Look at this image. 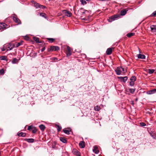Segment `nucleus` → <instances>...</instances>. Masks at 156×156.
Returning a JSON list of instances; mask_svg holds the SVG:
<instances>
[{
	"label": "nucleus",
	"instance_id": "33",
	"mask_svg": "<svg viewBox=\"0 0 156 156\" xmlns=\"http://www.w3.org/2000/svg\"><path fill=\"white\" fill-rule=\"evenodd\" d=\"M32 131L33 133H35L37 132V130L35 127H33L32 129Z\"/></svg>",
	"mask_w": 156,
	"mask_h": 156
},
{
	"label": "nucleus",
	"instance_id": "34",
	"mask_svg": "<svg viewBox=\"0 0 156 156\" xmlns=\"http://www.w3.org/2000/svg\"><path fill=\"white\" fill-rule=\"evenodd\" d=\"M34 40L37 43H40L39 39L37 37H34Z\"/></svg>",
	"mask_w": 156,
	"mask_h": 156
},
{
	"label": "nucleus",
	"instance_id": "16",
	"mask_svg": "<svg viewBox=\"0 0 156 156\" xmlns=\"http://www.w3.org/2000/svg\"><path fill=\"white\" fill-rule=\"evenodd\" d=\"M24 140L27 141L29 143H33L34 142V139L32 138H30V139H27V138H25L24 139Z\"/></svg>",
	"mask_w": 156,
	"mask_h": 156
},
{
	"label": "nucleus",
	"instance_id": "51",
	"mask_svg": "<svg viewBox=\"0 0 156 156\" xmlns=\"http://www.w3.org/2000/svg\"><path fill=\"white\" fill-rule=\"evenodd\" d=\"M83 19V20H85V19H84V18H83V19Z\"/></svg>",
	"mask_w": 156,
	"mask_h": 156
},
{
	"label": "nucleus",
	"instance_id": "50",
	"mask_svg": "<svg viewBox=\"0 0 156 156\" xmlns=\"http://www.w3.org/2000/svg\"><path fill=\"white\" fill-rule=\"evenodd\" d=\"M83 13H85V12H83Z\"/></svg>",
	"mask_w": 156,
	"mask_h": 156
},
{
	"label": "nucleus",
	"instance_id": "17",
	"mask_svg": "<svg viewBox=\"0 0 156 156\" xmlns=\"http://www.w3.org/2000/svg\"><path fill=\"white\" fill-rule=\"evenodd\" d=\"M137 57L139 58H141L142 59H145V56L143 54H139L137 55Z\"/></svg>",
	"mask_w": 156,
	"mask_h": 156
},
{
	"label": "nucleus",
	"instance_id": "37",
	"mask_svg": "<svg viewBox=\"0 0 156 156\" xmlns=\"http://www.w3.org/2000/svg\"><path fill=\"white\" fill-rule=\"evenodd\" d=\"M7 57L5 56H3L1 57V59L2 60H6Z\"/></svg>",
	"mask_w": 156,
	"mask_h": 156
},
{
	"label": "nucleus",
	"instance_id": "6",
	"mask_svg": "<svg viewBox=\"0 0 156 156\" xmlns=\"http://www.w3.org/2000/svg\"><path fill=\"white\" fill-rule=\"evenodd\" d=\"M7 25L3 23H0V29L4 30L7 28Z\"/></svg>",
	"mask_w": 156,
	"mask_h": 156
},
{
	"label": "nucleus",
	"instance_id": "40",
	"mask_svg": "<svg viewBox=\"0 0 156 156\" xmlns=\"http://www.w3.org/2000/svg\"><path fill=\"white\" fill-rule=\"evenodd\" d=\"M140 125L141 126H146V124L143 122H141L140 123Z\"/></svg>",
	"mask_w": 156,
	"mask_h": 156
},
{
	"label": "nucleus",
	"instance_id": "30",
	"mask_svg": "<svg viewBox=\"0 0 156 156\" xmlns=\"http://www.w3.org/2000/svg\"><path fill=\"white\" fill-rule=\"evenodd\" d=\"M156 16V11L153 12L149 16V17H154Z\"/></svg>",
	"mask_w": 156,
	"mask_h": 156
},
{
	"label": "nucleus",
	"instance_id": "12",
	"mask_svg": "<svg viewBox=\"0 0 156 156\" xmlns=\"http://www.w3.org/2000/svg\"><path fill=\"white\" fill-rule=\"evenodd\" d=\"M32 2L34 4L35 7L37 8H43L44 7L43 5H39V4L36 2L34 1H33Z\"/></svg>",
	"mask_w": 156,
	"mask_h": 156
},
{
	"label": "nucleus",
	"instance_id": "26",
	"mask_svg": "<svg viewBox=\"0 0 156 156\" xmlns=\"http://www.w3.org/2000/svg\"><path fill=\"white\" fill-rule=\"evenodd\" d=\"M57 128L58 132H59L61 130L62 127L59 125L56 124L55 126Z\"/></svg>",
	"mask_w": 156,
	"mask_h": 156
},
{
	"label": "nucleus",
	"instance_id": "32",
	"mask_svg": "<svg viewBox=\"0 0 156 156\" xmlns=\"http://www.w3.org/2000/svg\"><path fill=\"white\" fill-rule=\"evenodd\" d=\"M23 41H21L20 42L16 44V47H17L20 46V45L23 44Z\"/></svg>",
	"mask_w": 156,
	"mask_h": 156
},
{
	"label": "nucleus",
	"instance_id": "9",
	"mask_svg": "<svg viewBox=\"0 0 156 156\" xmlns=\"http://www.w3.org/2000/svg\"><path fill=\"white\" fill-rule=\"evenodd\" d=\"M63 13L65 16L68 17H70L72 15V13L69 11L67 10H64L63 11Z\"/></svg>",
	"mask_w": 156,
	"mask_h": 156
},
{
	"label": "nucleus",
	"instance_id": "45",
	"mask_svg": "<svg viewBox=\"0 0 156 156\" xmlns=\"http://www.w3.org/2000/svg\"><path fill=\"white\" fill-rule=\"evenodd\" d=\"M151 136H152L153 137L155 138V135L154 134H150Z\"/></svg>",
	"mask_w": 156,
	"mask_h": 156
},
{
	"label": "nucleus",
	"instance_id": "47",
	"mask_svg": "<svg viewBox=\"0 0 156 156\" xmlns=\"http://www.w3.org/2000/svg\"><path fill=\"white\" fill-rule=\"evenodd\" d=\"M131 102V104L133 105L134 101H132Z\"/></svg>",
	"mask_w": 156,
	"mask_h": 156
},
{
	"label": "nucleus",
	"instance_id": "13",
	"mask_svg": "<svg viewBox=\"0 0 156 156\" xmlns=\"http://www.w3.org/2000/svg\"><path fill=\"white\" fill-rule=\"evenodd\" d=\"M156 93V89H154L149 91L147 92V94H151Z\"/></svg>",
	"mask_w": 156,
	"mask_h": 156
},
{
	"label": "nucleus",
	"instance_id": "49",
	"mask_svg": "<svg viewBox=\"0 0 156 156\" xmlns=\"http://www.w3.org/2000/svg\"><path fill=\"white\" fill-rule=\"evenodd\" d=\"M86 0L87 1H90V0Z\"/></svg>",
	"mask_w": 156,
	"mask_h": 156
},
{
	"label": "nucleus",
	"instance_id": "31",
	"mask_svg": "<svg viewBox=\"0 0 156 156\" xmlns=\"http://www.w3.org/2000/svg\"><path fill=\"white\" fill-rule=\"evenodd\" d=\"M47 40L49 41L50 42L52 43L55 40V39L53 38H47Z\"/></svg>",
	"mask_w": 156,
	"mask_h": 156
},
{
	"label": "nucleus",
	"instance_id": "1",
	"mask_svg": "<svg viewBox=\"0 0 156 156\" xmlns=\"http://www.w3.org/2000/svg\"><path fill=\"white\" fill-rule=\"evenodd\" d=\"M116 74L118 75H120L122 73H124L126 72V71H125L124 69L121 67H118L117 68V69L115 70Z\"/></svg>",
	"mask_w": 156,
	"mask_h": 156
},
{
	"label": "nucleus",
	"instance_id": "20",
	"mask_svg": "<svg viewBox=\"0 0 156 156\" xmlns=\"http://www.w3.org/2000/svg\"><path fill=\"white\" fill-rule=\"evenodd\" d=\"M128 11V10L126 9H123L121 11V16H124L126 13V12Z\"/></svg>",
	"mask_w": 156,
	"mask_h": 156
},
{
	"label": "nucleus",
	"instance_id": "23",
	"mask_svg": "<svg viewBox=\"0 0 156 156\" xmlns=\"http://www.w3.org/2000/svg\"><path fill=\"white\" fill-rule=\"evenodd\" d=\"M60 140L63 143H67V140L66 139L63 137H60Z\"/></svg>",
	"mask_w": 156,
	"mask_h": 156
},
{
	"label": "nucleus",
	"instance_id": "48",
	"mask_svg": "<svg viewBox=\"0 0 156 156\" xmlns=\"http://www.w3.org/2000/svg\"><path fill=\"white\" fill-rule=\"evenodd\" d=\"M138 100V99L137 98H136V101H137Z\"/></svg>",
	"mask_w": 156,
	"mask_h": 156
},
{
	"label": "nucleus",
	"instance_id": "27",
	"mask_svg": "<svg viewBox=\"0 0 156 156\" xmlns=\"http://www.w3.org/2000/svg\"><path fill=\"white\" fill-rule=\"evenodd\" d=\"M18 59L16 58H14L12 60V63L13 64L16 63L18 62Z\"/></svg>",
	"mask_w": 156,
	"mask_h": 156
},
{
	"label": "nucleus",
	"instance_id": "3",
	"mask_svg": "<svg viewBox=\"0 0 156 156\" xmlns=\"http://www.w3.org/2000/svg\"><path fill=\"white\" fill-rule=\"evenodd\" d=\"M12 19L16 23H17L18 24H21L20 20L17 17V16L16 15H13Z\"/></svg>",
	"mask_w": 156,
	"mask_h": 156
},
{
	"label": "nucleus",
	"instance_id": "38",
	"mask_svg": "<svg viewBox=\"0 0 156 156\" xmlns=\"http://www.w3.org/2000/svg\"><path fill=\"white\" fill-rule=\"evenodd\" d=\"M34 126H28V128H27V130L29 131H30L32 130Z\"/></svg>",
	"mask_w": 156,
	"mask_h": 156
},
{
	"label": "nucleus",
	"instance_id": "24",
	"mask_svg": "<svg viewBox=\"0 0 156 156\" xmlns=\"http://www.w3.org/2000/svg\"><path fill=\"white\" fill-rule=\"evenodd\" d=\"M135 34L134 33H130L127 34L126 36L128 37H130L134 35Z\"/></svg>",
	"mask_w": 156,
	"mask_h": 156
},
{
	"label": "nucleus",
	"instance_id": "2",
	"mask_svg": "<svg viewBox=\"0 0 156 156\" xmlns=\"http://www.w3.org/2000/svg\"><path fill=\"white\" fill-rule=\"evenodd\" d=\"M60 49L57 46H51L49 48H48V52H52L54 51H58Z\"/></svg>",
	"mask_w": 156,
	"mask_h": 156
},
{
	"label": "nucleus",
	"instance_id": "15",
	"mask_svg": "<svg viewBox=\"0 0 156 156\" xmlns=\"http://www.w3.org/2000/svg\"><path fill=\"white\" fill-rule=\"evenodd\" d=\"M80 147L82 148L85 147V142L83 141H80L79 144Z\"/></svg>",
	"mask_w": 156,
	"mask_h": 156
},
{
	"label": "nucleus",
	"instance_id": "41",
	"mask_svg": "<svg viewBox=\"0 0 156 156\" xmlns=\"http://www.w3.org/2000/svg\"><path fill=\"white\" fill-rule=\"evenodd\" d=\"M129 90L132 94H133L135 91V89H130Z\"/></svg>",
	"mask_w": 156,
	"mask_h": 156
},
{
	"label": "nucleus",
	"instance_id": "14",
	"mask_svg": "<svg viewBox=\"0 0 156 156\" xmlns=\"http://www.w3.org/2000/svg\"><path fill=\"white\" fill-rule=\"evenodd\" d=\"M150 28L151 31L153 32H156V25H152L151 26Z\"/></svg>",
	"mask_w": 156,
	"mask_h": 156
},
{
	"label": "nucleus",
	"instance_id": "29",
	"mask_svg": "<svg viewBox=\"0 0 156 156\" xmlns=\"http://www.w3.org/2000/svg\"><path fill=\"white\" fill-rule=\"evenodd\" d=\"M136 80V77L135 76H132L130 80L132 81L135 82V81Z\"/></svg>",
	"mask_w": 156,
	"mask_h": 156
},
{
	"label": "nucleus",
	"instance_id": "18",
	"mask_svg": "<svg viewBox=\"0 0 156 156\" xmlns=\"http://www.w3.org/2000/svg\"><path fill=\"white\" fill-rule=\"evenodd\" d=\"M118 78L120 79L121 80L123 81L124 82H125L127 80V76L122 77H119Z\"/></svg>",
	"mask_w": 156,
	"mask_h": 156
},
{
	"label": "nucleus",
	"instance_id": "42",
	"mask_svg": "<svg viewBox=\"0 0 156 156\" xmlns=\"http://www.w3.org/2000/svg\"><path fill=\"white\" fill-rule=\"evenodd\" d=\"M129 83H130V85L131 86H133L134 84V82H133V81H131V82H130Z\"/></svg>",
	"mask_w": 156,
	"mask_h": 156
},
{
	"label": "nucleus",
	"instance_id": "46",
	"mask_svg": "<svg viewBox=\"0 0 156 156\" xmlns=\"http://www.w3.org/2000/svg\"><path fill=\"white\" fill-rule=\"evenodd\" d=\"M45 47L42 48L41 49V51L42 52H43L45 50Z\"/></svg>",
	"mask_w": 156,
	"mask_h": 156
},
{
	"label": "nucleus",
	"instance_id": "52",
	"mask_svg": "<svg viewBox=\"0 0 156 156\" xmlns=\"http://www.w3.org/2000/svg\"><path fill=\"white\" fill-rule=\"evenodd\" d=\"M49 1H50L51 0H48Z\"/></svg>",
	"mask_w": 156,
	"mask_h": 156
},
{
	"label": "nucleus",
	"instance_id": "4",
	"mask_svg": "<svg viewBox=\"0 0 156 156\" xmlns=\"http://www.w3.org/2000/svg\"><path fill=\"white\" fill-rule=\"evenodd\" d=\"M72 50L71 49V48L69 46L67 47V50L66 51V55L67 57H68L72 54Z\"/></svg>",
	"mask_w": 156,
	"mask_h": 156
},
{
	"label": "nucleus",
	"instance_id": "35",
	"mask_svg": "<svg viewBox=\"0 0 156 156\" xmlns=\"http://www.w3.org/2000/svg\"><path fill=\"white\" fill-rule=\"evenodd\" d=\"M148 71H149V73L150 74H152L153 73L154 71V69H149V70H148Z\"/></svg>",
	"mask_w": 156,
	"mask_h": 156
},
{
	"label": "nucleus",
	"instance_id": "25",
	"mask_svg": "<svg viewBox=\"0 0 156 156\" xmlns=\"http://www.w3.org/2000/svg\"><path fill=\"white\" fill-rule=\"evenodd\" d=\"M39 128L41 131H44L45 129V126L42 124L41 125L39 126Z\"/></svg>",
	"mask_w": 156,
	"mask_h": 156
},
{
	"label": "nucleus",
	"instance_id": "39",
	"mask_svg": "<svg viewBox=\"0 0 156 156\" xmlns=\"http://www.w3.org/2000/svg\"><path fill=\"white\" fill-rule=\"evenodd\" d=\"M80 1L81 2L82 4L83 5L87 4L86 2L84 0H80Z\"/></svg>",
	"mask_w": 156,
	"mask_h": 156
},
{
	"label": "nucleus",
	"instance_id": "36",
	"mask_svg": "<svg viewBox=\"0 0 156 156\" xmlns=\"http://www.w3.org/2000/svg\"><path fill=\"white\" fill-rule=\"evenodd\" d=\"M4 73V71L3 69L0 70V75H3Z\"/></svg>",
	"mask_w": 156,
	"mask_h": 156
},
{
	"label": "nucleus",
	"instance_id": "11",
	"mask_svg": "<svg viewBox=\"0 0 156 156\" xmlns=\"http://www.w3.org/2000/svg\"><path fill=\"white\" fill-rule=\"evenodd\" d=\"M71 131V129L70 128L64 129H63L64 132L67 134H70V132Z\"/></svg>",
	"mask_w": 156,
	"mask_h": 156
},
{
	"label": "nucleus",
	"instance_id": "22",
	"mask_svg": "<svg viewBox=\"0 0 156 156\" xmlns=\"http://www.w3.org/2000/svg\"><path fill=\"white\" fill-rule=\"evenodd\" d=\"M40 16L47 19H48V18L47 16V15L46 14L44 13H39Z\"/></svg>",
	"mask_w": 156,
	"mask_h": 156
},
{
	"label": "nucleus",
	"instance_id": "5",
	"mask_svg": "<svg viewBox=\"0 0 156 156\" xmlns=\"http://www.w3.org/2000/svg\"><path fill=\"white\" fill-rule=\"evenodd\" d=\"M120 17L119 15H115L111 16L109 18L110 20H111L110 21H112L118 19Z\"/></svg>",
	"mask_w": 156,
	"mask_h": 156
},
{
	"label": "nucleus",
	"instance_id": "10",
	"mask_svg": "<svg viewBox=\"0 0 156 156\" xmlns=\"http://www.w3.org/2000/svg\"><path fill=\"white\" fill-rule=\"evenodd\" d=\"M14 47V44L11 43L9 44L8 45V47L6 48L7 51H9V50H12V48Z\"/></svg>",
	"mask_w": 156,
	"mask_h": 156
},
{
	"label": "nucleus",
	"instance_id": "21",
	"mask_svg": "<svg viewBox=\"0 0 156 156\" xmlns=\"http://www.w3.org/2000/svg\"><path fill=\"white\" fill-rule=\"evenodd\" d=\"M93 151L96 154H97L99 152V151L98 149V147L96 146H95L94 147V149H93Z\"/></svg>",
	"mask_w": 156,
	"mask_h": 156
},
{
	"label": "nucleus",
	"instance_id": "8",
	"mask_svg": "<svg viewBox=\"0 0 156 156\" xmlns=\"http://www.w3.org/2000/svg\"><path fill=\"white\" fill-rule=\"evenodd\" d=\"M73 154L77 156H81V154L80 152L75 149H74L72 151Z\"/></svg>",
	"mask_w": 156,
	"mask_h": 156
},
{
	"label": "nucleus",
	"instance_id": "44",
	"mask_svg": "<svg viewBox=\"0 0 156 156\" xmlns=\"http://www.w3.org/2000/svg\"><path fill=\"white\" fill-rule=\"evenodd\" d=\"M52 60L53 61H55L56 60H58V58H52Z\"/></svg>",
	"mask_w": 156,
	"mask_h": 156
},
{
	"label": "nucleus",
	"instance_id": "19",
	"mask_svg": "<svg viewBox=\"0 0 156 156\" xmlns=\"http://www.w3.org/2000/svg\"><path fill=\"white\" fill-rule=\"evenodd\" d=\"M17 135L19 136L25 137L26 135V134L25 133L20 132L18 133Z\"/></svg>",
	"mask_w": 156,
	"mask_h": 156
},
{
	"label": "nucleus",
	"instance_id": "43",
	"mask_svg": "<svg viewBox=\"0 0 156 156\" xmlns=\"http://www.w3.org/2000/svg\"><path fill=\"white\" fill-rule=\"evenodd\" d=\"M6 49V48L5 47V46H4L2 48L1 50L2 51H5V50Z\"/></svg>",
	"mask_w": 156,
	"mask_h": 156
},
{
	"label": "nucleus",
	"instance_id": "28",
	"mask_svg": "<svg viewBox=\"0 0 156 156\" xmlns=\"http://www.w3.org/2000/svg\"><path fill=\"white\" fill-rule=\"evenodd\" d=\"M101 109V108L100 106L97 105L94 107V110L97 111H100Z\"/></svg>",
	"mask_w": 156,
	"mask_h": 156
},
{
	"label": "nucleus",
	"instance_id": "7",
	"mask_svg": "<svg viewBox=\"0 0 156 156\" xmlns=\"http://www.w3.org/2000/svg\"><path fill=\"white\" fill-rule=\"evenodd\" d=\"M114 49V48H108L106 51V53L107 55H111L112 52V51Z\"/></svg>",
	"mask_w": 156,
	"mask_h": 156
}]
</instances>
